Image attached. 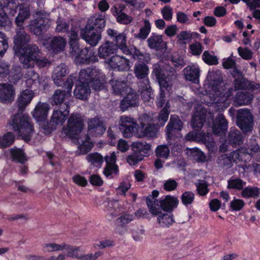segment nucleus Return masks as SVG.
Listing matches in <instances>:
<instances>
[{
	"mask_svg": "<svg viewBox=\"0 0 260 260\" xmlns=\"http://www.w3.org/2000/svg\"><path fill=\"white\" fill-rule=\"evenodd\" d=\"M247 152L245 147H241L238 149L233 151L229 154V156L233 162H238L243 161L244 156Z\"/></svg>",
	"mask_w": 260,
	"mask_h": 260,
	"instance_id": "a19ab883",
	"label": "nucleus"
},
{
	"mask_svg": "<svg viewBox=\"0 0 260 260\" xmlns=\"http://www.w3.org/2000/svg\"><path fill=\"white\" fill-rule=\"evenodd\" d=\"M42 249L44 252H51L63 250V243L58 244L55 243H48L43 244Z\"/></svg>",
	"mask_w": 260,
	"mask_h": 260,
	"instance_id": "6e6d98bb",
	"label": "nucleus"
},
{
	"mask_svg": "<svg viewBox=\"0 0 260 260\" xmlns=\"http://www.w3.org/2000/svg\"><path fill=\"white\" fill-rule=\"evenodd\" d=\"M140 62L136 63L134 68V73L135 76L138 79H143L147 78L149 73V68L146 64L148 62L150 58L147 61H144L137 59Z\"/></svg>",
	"mask_w": 260,
	"mask_h": 260,
	"instance_id": "c756f323",
	"label": "nucleus"
},
{
	"mask_svg": "<svg viewBox=\"0 0 260 260\" xmlns=\"http://www.w3.org/2000/svg\"><path fill=\"white\" fill-rule=\"evenodd\" d=\"M114 16L115 17L117 22L121 24H129L133 21V18L132 16L127 15L125 13H120L116 16Z\"/></svg>",
	"mask_w": 260,
	"mask_h": 260,
	"instance_id": "69168bd1",
	"label": "nucleus"
},
{
	"mask_svg": "<svg viewBox=\"0 0 260 260\" xmlns=\"http://www.w3.org/2000/svg\"><path fill=\"white\" fill-rule=\"evenodd\" d=\"M10 153L12 158L21 164L24 163L26 160V156L23 150L16 147L12 148Z\"/></svg>",
	"mask_w": 260,
	"mask_h": 260,
	"instance_id": "de8ad7c7",
	"label": "nucleus"
},
{
	"mask_svg": "<svg viewBox=\"0 0 260 260\" xmlns=\"http://www.w3.org/2000/svg\"><path fill=\"white\" fill-rule=\"evenodd\" d=\"M75 77L73 75H70L64 83V87L66 90L57 89L55 91L51 99V102L52 105H59L61 104L66 98L71 95V91L73 87Z\"/></svg>",
	"mask_w": 260,
	"mask_h": 260,
	"instance_id": "6e6552de",
	"label": "nucleus"
},
{
	"mask_svg": "<svg viewBox=\"0 0 260 260\" xmlns=\"http://www.w3.org/2000/svg\"><path fill=\"white\" fill-rule=\"evenodd\" d=\"M185 80L194 83L199 82L200 69L196 64L187 66L183 70Z\"/></svg>",
	"mask_w": 260,
	"mask_h": 260,
	"instance_id": "393cba45",
	"label": "nucleus"
},
{
	"mask_svg": "<svg viewBox=\"0 0 260 260\" xmlns=\"http://www.w3.org/2000/svg\"><path fill=\"white\" fill-rule=\"evenodd\" d=\"M69 73L67 66L63 63L57 66L54 70L52 78L55 84L58 86L64 85V77Z\"/></svg>",
	"mask_w": 260,
	"mask_h": 260,
	"instance_id": "6ab92c4d",
	"label": "nucleus"
},
{
	"mask_svg": "<svg viewBox=\"0 0 260 260\" xmlns=\"http://www.w3.org/2000/svg\"><path fill=\"white\" fill-rule=\"evenodd\" d=\"M118 172L117 165H106L103 171L104 174L107 178H113L116 176Z\"/></svg>",
	"mask_w": 260,
	"mask_h": 260,
	"instance_id": "13d9d810",
	"label": "nucleus"
},
{
	"mask_svg": "<svg viewBox=\"0 0 260 260\" xmlns=\"http://www.w3.org/2000/svg\"><path fill=\"white\" fill-rule=\"evenodd\" d=\"M246 184V182L241 179L231 177L228 180V189L242 190Z\"/></svg>",
	"mask_w": 260,
	"mask_h": 260,
	"instance_id": "79ce46f5",
	"label": "nucleus"
},
{
	"mask_svg": "<svg viewBox=\"0 0 260 260\" xmlns=\"http://www.w3.org/2000/svg\"><path fill=\"white\" fill-rule=\"evenodd\" d=\"M83 128V120L80 115L72 114L68 120V125L62 133L71 138H78L77 136Z\"/></svg>",
	"mask_w": 260,
	"mask_h": 260,
	"instance_id": "0eeeda50",
	"label": "nucleus"
},
{
	"mask_svg": "<svg viewBox=\"0 0 260 260\" xmlns=\"http://www.w3.org/2000/svg\"><path fill=\"white\" fill-rule=\"evenodd\" d=\"M138 105V96L134 92L129 91L127 95L121 101L120 107L122 111L129 107H135Z\"/></svg>",
	"mask_w": 260,
	"mask_h": 260,
	"instance_id": "c85d7f7f",
	"label": "nucleus"
},
{
	"mask_svg": "<svg viewBox=\"0 0 260 260\" xmlns=\"http://www.w3.org/2000/svg\"><path fill=\"white\" fill-rule=\"evenodd\" d=\"M205 121L206 116L203 111H196L193 113L191 120L192 126L198 131L203 127Z\"/></svg>",
	"mask_w": 260,
	"mask_h": 260,
	"instance_id": "f704fd0d",
	"label": "nucleus"
},
{
	"mask_svg": "<svg viewBox=\"0 0 260 260\" xmlns=\"http://www.w3.org/2000/svg\"><path fill=\"white\" fill-rule=\"evenodd\" d=\"M141 130L138 132L137 135L139 138H143L144 137L153 138L156 136L157 133V129L154 124H149L148 125L144 126Z\"/></svg>",
	"mask_w": 260,
	"mask_h": 260,
	"instance_id": "e433bc0d",
	"label": "nucleus"
},
{
	"mask_svg": "<svg viewBox=\"0 0 260 260\" xmlns=\"http://www.w3.org/2000/svg\"><path fill=\"white\" fill-rule=\"evenodd\" d=\"M49 109L50 106L48 104L39 102L32 112V116L38 122L45 121L47 119Z\"/></svg>",
	"mask_w": 260,
	"mask_h": 260,
	"instance_id": "b1692460",
	"label": "nucleus"
},
{
	"mask_svg": "<svg viewBox=\"0 0 260 260\" xmlns=\"http://www.w3.org/2000/svg\"><path fill=\"white\" fill-rule=\"evenodd\" d=\"M56 24L55 31L57 32H66L69 28V23L60 17H58L57 19Z\"/></svg>",
	"mask_w": 260,
	"mask_h": 260,
	"instance_id": "0e129e2a",
	"label": "nucleus"
},
{
	"mask_svg": "<svg viewBox=\"0 0 260 260\" xmlns=\"http://www.w3.org/2000/svg\"><path fill=\"white\" fill-rule=\"evenodd\" d=\"M183 123L180 118L176 115H172L170 121L166 126V135L168 141H170L175 133L180 131L182 128Z\"/></svg>",
	"mask_w": 260,
	"mask_h": 260,
	"instance_id": "2eb2a0df",
	"label": "nucleus"
},
{
	"mask_svg": "<svg viewBox=\"0 0 260 260\" xmlns=\"http://www.w3.org/2000/svg\"><path fill=\"white\" fill-rule=\"evenodd\" d=\"M222 66L224 68L226 69H231L233 70L231 74L233 77L236 78L239 76L240 74V71L236 67V62L235 60L232 59L231 57L224 58L222 62Z\"/></svg>",
	"mask_w": 260,
	"mask_h": 260,
	"instance_id": "58836bf2",
	"label": "nucleus"
},
{
	"mask_svg": "<svg viewBox=\"0 0 260 260\" xmlns=\"http://www.w3.org/2000/svg\"><path fill=\"white\" fill-rule=\"evenodd\" d=\"M63 250L67 252V256L78 259L80 254V247L63 243Z\"/></svg>",
	"mask_w": 260,
	"mask_h": 260,
	"instance_id": "c03bdc74",
	"label": "nucleus"
},
{
	"mask_svg": "<svg viewBox=\"0 0 260 260\" xmlns=\"http://www.w3.org/2000/svg\"><path fill=\"white\" fill-rule=\"evenodd\" d=\"M132 147L134 152L143 156L146 154L150 149L151 146L145 141H138L133 143Z\"/></svg>",
	"mask_w": 260,
	"mask_h": 260,
	"instance_id": "4c0bfd02",
	"label": "nucleus"
},
{
	"mask_svg": "<svg viewBox=\"0 0 260 260\" xmlns=\"http://www.w3.org/2000/svg\"><path fill=\"white\" fill-rule=\"evenodd\" d=\"M117 46V49H120L123 53L126 55H130L135 59L147 61L149 59V54L146 53H143L135 47L128 49L126 46V36L125 34L121 33L114 39Z\"/></svg>",
	"mask_w": 260,
	"mask_h": 260,
	"instance_id": "423d86ee",
	"label": "nucleus"
},
{
	"mask_svg": "<svg viewBox=\"0 0 260 260\" xmlns=\"http://www.w3.org/2000/svg\"><path fill=\"white\" fill-rule=\"evenodd\" d=\"M153 73L156 77L161 90L160 97L157 102V106L162 107L165 104V93L164 89H169L173 84V81L176 78V74L173 68L169 70L166 68H161L159 64L154 66Z\"/></svg>",
	"mask_w": 260,
	"mask_h": 260,
	"instance_id": "20e7f679",
	"label": "nucleus"
},
{
	"mask_svg": "<svg viewBox=\"0 0 260 260\" xmlns=\"http://www.w3.org/2000/svg\"><path fill=\"white\" fill-rule=\"evenodd\" d=\"M209 82V87L210 91L213 92V95L216 96L214 99L215 104L219 109L223 110L228 107L226 102L233 95L234 89L230 88L228 90L220 89V85L222 82V77L219 71L209 72L207 76Z\"/></svg>",
	"mask_w": 260,
	"mask_h": 260,
	"instance_id": "f03ea898",
	"label": "nucleus"
},
{
	"mask_svg": "<svg viewBox=\"0 0 260 260\" xmlns=\"http://www.w3.org/2000/svg\"><path fill=\"white\" fill-rule=\"evenodd\" d=\"M228 126V122L224 115L221 114H218L213 124V132L215 135H221L227 130Z\"/></svg>",
	"mask_w": 260,
	"mask_h": 260,
	"instance_id": "cd10ccee",
	"label": "nucleus"
},
{
	"mask_svg": "<svg viewBox=\"0 0 260 260\" xmlns=\"http://www.w3.org/2000/svg\"><path fill=\"white\" fill-rule=\"evenodd\" d=\"M102 72L101 71L100 74L97 75L98 78H95L89 83V86L92 87V89L95 90H100L104 88V85L103 82L100 80L102 77Z\"/></svg>",
	"mask_w": 260,
	"mask_h": 260,
	"instance_id": "e2e57ef3",
	"label": "nucleus"
},
{
	"mask_svg": "<svg viewBox=\"0 0 260 260\" xmlns=\"http://www.w3.org/2000/svg\"><path fill=\"white\" fill-rule=\"evenodd\" d=\"M199 142H202L206 144L208 148H211L214 146L212 135L211 134L207 133H204L199 132Z\"/></svg>",
	"mask_w": 260,
	"mask_h": 260,
	"instance_id": "603ef678",
	"label": "nucleus"
},
{
	"mask_svg": "<svg viewBox=\"0 0 260 260\" xmlns=\"http://www.w3.org/2000/svg\"><path fill=\"white\" fill-rule=\"evenodd\" d=\"M134 219V216L133 214L124 213L116 219V223L118 226L123 227L133 221Z\"/></svg>",
	"mask_w": 260,
	"mask_h": 260,
	"instance_id": "5fc2aeb1",
	"label": "nucleus"
},
{
	"mask_svg": "<svg viewBox=\"0 0 260 260\" xmlns=\"http://www.w3.org/2000/svg\"><path fill=\"white\" fill-rule=\"evenodd\" d=\"M34 96L32 90L25 89L23 90L18 95L16 103L18 108L19 112H22L30 103Z\"/></svg>",
	"mask_w": 260,
	"mask_h": 260,
	"instance_id": "412c9836",
	"label": "nucleus"
},
{
	"mask_svg": "<svg viewBox=\"0 0 260 260\" xmlns=\"http://www.w3.org/2000/svg\"><path fill=\"white\" fill-rule=\"evenodd\" d=\"M101 74V70L95 68H87L82 69L79 73V82H85L89 84L92 80Z\"/></svg>",
	"mask_w": 260,
	"mask_h": 260,
	"instance_id": "5701e85b",
	"label": "nucleus"
},
{
	"mask_svg": "<svg viewBox=\"0 0 260 260\" xmlns=\"http://www.w3.org/2000/svg\"><path fill=\"white\" fill-rule=\"evenodd\" d=\"M8 48V40L6 35L0 32V57H2Z\"/></svg>",
	"mask_w": 260,
	"mask_h": 260,
	"instance_id": "338daca9",
	"label": "nucleus"
},
{
	"mask_svg": "<svg viewBox=\"0 0 260 260\" xmlns=\"http://www.w3.org/2000/svg\"><path fill=\"white\" fill-rule=\"evenodd\" d=\"M236 123L243 133L251 132L254 123L253 116L250 111L247 109L239 110L237 113Z\"/></svg>",
	"mask_w": 260,
	"mask_h": 260,
	"instance_id": "1a4fd4ad",
	"label": "nucleus"
},
{
	"mask_svg": "<svg viewBox=\"0 0 260 260\" xmlns=\"http://www.w3.org/2000/svg\"><path fill=\"white\" fill-rule=\"evenodd\" d=\"M24 77L26 78L25 82L28 87H30L32 84L39 79V74L32 70L26 71Z\"/></svg>",
	"mask_w": 260,
	"mask_h": 260,
	"instance_id": "8fccbe9b",
	"label": "nucleus"
},
{
	"mask_svg": "<svg viewBox=\"0 0 260 260\" xmlns=\"http://www.w3.org/2000/svg\"><path fill=\"white\" fill-rule=\"evenodd\" d=\"M64 107H60L58 109H54L50 120V123L52 125L62 124L66 121L69 114V107L68 105L64 104Z\"/></svg>",
	"mask_w": 260,
	"mask_h": 260,
	"instance_id": "a211bd4d",
	"label": "nucleus"
},
{
	"mask_svg": "<svg viewBox=\"0 0 260 260\" xmlns=\"http://www.w3.org/2000/svg\"><path fill=\"white\" fill-rule=\"evenodd\" d=\"M260 194V189L256 186H247L243 187L241 192V196L244 199H257Z\"/></svg>",
	"mask_w": 260,
	"mask_h": 260,
	"instance_id": "c9c22d12",
	"label": "nucleus"
},
{
	"mask_svg": "<svg viewBox=\"0 0 260 260\" xmlns=\"http://www.w3.org/2000/svg\"><path fill=\"white\" fill-rule=\"evenodd\" d=\"M147 43L148 46L150 48L158 50L163 43L162 36L153 34L148 39Z\"/></svg>",
	"mask_w": 260,
	"mask_h": 260,
	"instance_id": "ea45409f",
	"label": "nucleus"
},
{
	"mask_svg": "<svg viewBox=\"0 0 260 260\" xmlns=\"http://www.w3.org/2000/svg\"><path fill=\"white\" fill-rule=\"evenodd\" d=\"M217 163L221 168H229L232 166V162L228 154H223L219 156Z\"/></svg>",
	"mask_w": 260,
	"mask_h": 260,
	"instance_id": "680f3d73",
	"label": "nucleus"
},
{
	"mask_svg": "<svg viewBox=\"0 0 260 260\" xmlns=\"http://www.w3.org/2000/svg\"><path fill=\"white\" fill-rule=\"evenodd\" d=\"M107 62L114 70L126 71L129 69V61L120 55H114L107 60Z\"/></svg>",
	"mask_w": 260,
	"mask_h": 260,
	"instance_id": "4468645a",
	"label": "nucleus"
},
{
	"mask_svg": "<svg viewBox=\"0 0 260 260\" xmlns=\"http://www.w3.org/2000/svg\"><path fill=\"white\" fill-rule=\"evenodd\" d=\"M186 154L191 159L198 162L205 161L206 156L205 154L198 148H187Z\"/></svg>",
	"mask_w": 260,
	"mask_h": 260,
	"instance_id": "72a5a7b5",
	"label": "nucleus"
},
{
	"mask_svg": "<svg viewBox=\"0 0 260 260\" xmlns=\"http://www.w3.org/2000/svg\"><path fill=\"white\" fill-rule=\"evenodd\" d=\"M117 52V47L113 42L106 41L99 48V56L101 58H106Z\"/></svg>",
	"mask_w": 260,
	"mask_h": 260,
	"instance_id": "bb28decb",
	"label": "nucleus"
},
{
	"mask_svg": "<svg viewBox=\"0 0 260 260\" xmlns=\"http://www.w3.org/2000/svg\"><path fill=\"white\" fill-rule=\"evenodd\" d=\"M15 90L10 84H0V101L3 103H11L14 100Z\"/></svg>",
	"mask_w": 260,
	"mask_h": 260,
	"instance_id": "4be33fe9",
	"label": "nucleus"
},
{
	"mask_svg": "<svg viewBox=\"0 0 260 260\" xmlns=\"http://www.w3.org/2000/svg\"><path fill=\"white\" fill-rule=\"evenodd\" d=\"M137 126V123L133 118L125 115L121 116L119 129L124 137H131Z\"/></svg>",
	"mask_w": 260,
	"mask_h": 260,
	"instance_id": "f8f14e48",
	"label": "nucleus"
},
{
	"mask_svg": "<svg viewBox=\"0 0 260 260\" xmlns=\"http://www.w3.org/2000/svg\"><path fill=\"white\" fill-rule=\"evenodd\" d=\"M90 93L89 84L85 82H79L74 91V94L76 98L81 100L86 99Z\"/></svg>",
	"mask_w": 260,
	"mask_h": 260,
	"instance_id": "7c9ffc66",
	"label": "nucleus"
},
{
	"mask_svg": "<svg viewBox=\"0 0 260 260\" xmlns=\"http://www.w3.org/2000/svg\"><path fill=\"white\" fill-rule=\"evenodd\" d=\"M118 207V203L116 200L109 201L107 202L106 208L107 210L109 212L107 215V217L108 219L111 220L116 216V211Z\"/></svg>",
	"mask_w": 260,
	"mask_h": 260,
	"instance_id": "49530a36",
	"label": "nucleus"
},
{
	"mask_svg": "<svg viewBox=\"0 0 260 260\" xmlns=\"http://www.w3.org/2000/svg\"><path fill=\"white\" fill-rule=\"evenodd\" d=\"M66 40L62 37H54L47 48L49 51H52L54 53H57L62 51L66 46Z\"/></svg>",
	"mask_w": 260,
	"mask_h": 260,
	"instance_id": "a878e982",
	"label": "nucleus"
},
{
	"mask_svg": "<svg viewBox=\"0 0 260 260\" xmlns=\"http://www.w3.org/2000/svg\"><path fill=\"white\" fill-rule=\"evenodd\" d=\"M151 24L148 19L144 20L143 25L140 28L139 32L135 35L136 38L141 40L146 39L151 31Z\"/></svg>",
	"mask_w": 260,
	"mask_h": 260,
	"instance_id": "37998d69",
	"label": "nucleus"
},
{
	"mask_svg": "<svg viewBox=\"0 0 260 260\" xmlns=\"http://www.w3.org/2000/svg\"><path fill=\"white\" fill-rule=\"evenodd\" d=\"M111 85L113 92L117 95H123L128 92V89H131L127 83L124 81L112 80Z\"/></svg>",
	"mask_w": 260,
	"mask_h": 260,
	"instance_id": "473e14b6",
	"label": "nucleus"
},
{
	"mask_svg": "<svg viewBox=\"0 0 260 260\" xmlns=\"http://www.w3.org/2000/svg\"><path fill=\"white\" fill-rule=\"evenodd\" d=\"M40 53V50L38 48V52L37 54L31 60L26 61L25 63L22 61H19L22 65L23 67L25 69H31L36 64L39 68H43L45 67H48L51 65V61L45 57L39 58V54Z\"/></svg>",
	"mask_w": 260,
	"mask_h": 260,
	"instance_id": "dca6fc26",
	"label": "nucleus"
},
{
	"mask_svg": "<svg viewBox=\"0 0 260 260\" xmlns=\"http://www.w3.org/2000/svg\"><path fill=\"white\" fill-rule=\"evenodd\" d=\"M19 13L15 19V22L18 26H22L24 20L30 16L29 6L26 4L19 5Z\"/></svg>",
	"mask_w": 260,
	"mask_h": 260,
	"instance_id": "2f4dec72",
	"label": "nucleus"
},
{
	"mask_svg": "<svg viewBox=\"0 0 260 260\" xmlns=\"http://www.w3.org/2000/svg\"><path fill=\"white\" fill-rule=\"evenodd\" d=\"M105 26L104 16L94 14L88 19L85 28L81 30V36L88 44L95 46L101 39V31Z\"/></svg>",
	"mask_w": 260,
	"mask_h": 260,
	"instance_id": "7ed1b4c3",
	"label": "nucleus"
},
{
	"mask_svg": "<svg viewBox=\"0 0 260 260\" xmlns=\"http://www.w3.org/2000/svg\"><path fill=\"white\" fill-rule=\"evenodd\" d=\"M232 98L233 99V103L235 106H241L251 104L253 99V95L248 91H238L236 93L235 96H232L226 102V103H228V106L230 103L229 100Z\"/></svg>",
	"mask_w": 260,
	"mask_h": 260,
	"instance_id": "aec40b11",
	"label": "nucleus"
},
{
	"mask_svg": "<svg viewBox=\"0 0 260 260\" xmlns=\"http://www.w3.org/2000/svg\"><path fill=\"white\" fill-rule=\"evenodd\" d=\"M90 48L85 47L81 49L75 55V61L77 64H88L97 59L96 56L93 55L92 51H90Z\"/></svg>",
	"mask_w": 260,
	"mask_h": 260,
	"instance_id": "f3484780",
	"label": "nucleus"
},
{
	"mask_svg": "<svg viewBox=\"0 0 260 260\" xmlns=\"http://www.w3.org/2000/svg\"><path fill=\"white\" fill-rule=\"evenodd\" d=\"M168 103H167L165 107L160 111L157 118L158 124L163 126L167 121L170 113Z\"/></svg>",
	"mask_w": 260,
	"mask_h": 260,
	"instance_id": "bf43d9fd",
	"label": "nucleus"
},
{
	"mask_svg": "<svg viewBox=\"0 0 260 260\" xmlns=\"http://www.w3.org/2000/svg\"><path fill=\"white\" fill-rule=\"evenodd\" d=\"M28 27L30 31L36 36H40L42 34L44 29L41 25L38 22V19L32 20L30 21Z\"/></svg>",
	"mask_w": 260,
	"mask_h": 260,
	"instance_id": "052dcab7",
	"label": "nucleus"
},
{
	"mask_svg": "<svg viewBox=\"0 0 260 260\" xmlns=\"http://www.w3.org/2000/svg\"><path fill=\"white\" fill-rule=\"evenodd\" d=\"M15 140V136L12 132H8L3 137H0V147L5 148L12 145Z\"/></svg>",
	"mask_w": 260,
	"mask_h": 260,
	"instance_id": "3c124183",
	"label": "nucleus"
},
{
	"mask_svg": "<svg viewBox=\"0 0 260 260\" xmlns=\"http://www.w3.org/2000/svg\"><path fill=\"white\" fill-rule=\"evenodd\" d=\"M12 129L26 141H29L34 133L31 118L26 115L16 114L11 117L9 122Z\"/></svg>",
	"mask_w": 260,
	"mask_h": 260,
	"instance_id": "39448f33",
	"label": "nucleus"
},
{
	"mask_svg": "<svg viewBox=\"0 0 260 260\" xmlns=\"http://www.w3.org/2000/svg\"><path fill=\"white\" fill-rule=\"evenodd\" d=\"M88 126V135L93 137H100L106 131V126L103 119L100 116L89 118L87 121ZM89 137L86 136V142H87Z\"/></svg>",
	"mask_w": 260,
	"mask_h": 260,
	"instance_id": "9b49d317",
	"label": "nucleus"
},
{
	"mask_svg": "<svg viewBox=\"0 0 260 260\" xmlns=\"http://www.w3.org/2000/svg\"><path fill=\"white\" fill-rule=\"evenodd\" d=\"M86 159L91 165L96 167H101L104 161L103 156L98 153H92L88 154L86 156Z\"/></svg>",
	"mask_w": 260,
	"mask_h": 260,
	"instance_id": "a18cd8bd",
	"label": "nucleus"
},
{
	"mask_svg": "<svg viewBox=\"0 0 260 260\" xmlns=\"http://www.w3.org/2000/svg\"><path fill=\"white\" fill-rule=\"evenodd\" d=\"M229 139L230 143L233 145H240L242 142V136L238 130H231Z\"/></svg>",
	"mask_w": 260,
	"mask_h": 260,
	"instance_id": "864d4df0",
	"label": "nucleus"
},
{
	"mask_svg": "<svg viewBox=\"0 0 260 260\" xmlns=\"http://www.w3.org/2000/svg\"><path fill=\"white\" fill-rule=\"evenodd\" d=\"M194 184L199 195L205 196L209 192L208 184L206 181L199 179Z\"/></svg>",
	"mask_w": 260,
	"mask_h": 260,
	"instance_id": "09e8293b",
	"label": "nucleus"
},
{
	"mask_svg": "<svg viewBox=\"0 0 260 260\" xmlns=\"http://www.w3.org/2000/svg\"><path fill=\"white\" fill-rule=\"evenodd\" d=\"M245 202L243 200L234 198L230 202V208L233 211H240L245 206Z\"/></svg>",
	"mask_w": 260,
	"mask_h": 260,
	"instance_id": "774afa93",
	"label": "nucleus"
},
{
	"mask_svg": "<svg viewBox=\"0 0 260 260\" xmlns=\"http://www.w3.org/2000/svg\"><path fill=\"white\" fill-rule=\"evenodd\" d=\"M18 27L13 38V50L15 55L18 57L19 61L25 63L37 54L38 46L33 44L27 45L30 41V36L25 31L22 26Z\"/></svg>",
	"mask_w": 260,
	"mask_h": 260,
	"instance_id": "f257e3e1",
	"label": "nucleus"
},
{
	"mask_svg": "<svg viewBox=\"0 0 260 260\" xmlns=\"http://www.w3.org/2000/svg\"><path fill=\"white\" fill-rule=\"evenodd\" d=\"M178 202L177 197L168 195L160 198L159 201H156L155 204L156 207L159 208L161 210L171 212L174 208L177 207Z\"/></svg>",
	"mask_w": 260,
	"mask_h": 260,
	"instance_id": "ddd939ff",
	"label": "nucleus"
},
{
	"mask_svg": "<svg viewBox=\"0 0 260 260\" xmlns=\"http://www.w3.org/2000/svg\"><path fill=\"white\" fill-rule=\"evenodd\" d=\"M155 153L157 157L166 159L170 155V149L167 145H158L156 148Z\"/></svg>",
	"mask_w": 260,
	"mask_h": 260,
	"instance_id": "4d7b16f0",
	"label": "nucleus"
},
{
	"mask_svg": "<svg viewBox=\"0 0 260 260\" xmlns=\"http://www.w3.org/2000/svg\"><path fill=\"white\" fill-rule=\"evenodd\" d=\"M147 207L153 215L157 216V221L160 226L169 227L175 222L172 212H162L159 208L153 207L149 201H147Z\"/></svg>",
	"mask_w": 260,
	"mask_h": 260,
	"instance_id": "9d476101",
	"label": "nucleus"
}]
</instances>
